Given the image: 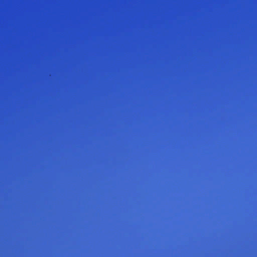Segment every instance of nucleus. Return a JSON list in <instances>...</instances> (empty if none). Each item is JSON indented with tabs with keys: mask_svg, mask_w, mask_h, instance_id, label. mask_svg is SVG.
Masks as SVG:
<instances>
[{
	"mask_svg": "<svg viewBox=\"0 0 257 257\" xmlns=\"http://www.w3.org/2000/svg\"><path fill=\"white\" fill-rule=\"evenodd\" d=\"M81 199L82 198V192L81 193Z\"/></svg>",
	"mask_w": 257,
	"mask_h": 257,
	"instance_id": "1",
	"label": "nucleus"
},
{
	"mask_svg": "<svg viewBox=\"0 0 257 257\" xmlns=\"http://www.w3.org/2000/svg\"><path fill=\"white\" fill-rule=\"evenodd\" d=\"M81 199L82 198V192L81 193Z\"/></svg>",
	"mask_w": 257,
	"mask_h": 257,
	"instance_id": "2",
	"label": "nucleus"
},
{
	"mask_svg": "<svg viewBox=\"0 0 257 257\" xmlns=\"http://www.w3.org/2000/svg\"><path fill=\"white\" fill-rule=\"evenodd\" d=\"M81 199L82 198V192L81 193Z\"/></svg>",
	"mask_w": 257,
	"mask_h": 257,
	"instance_id": "3",
	"label": "nucleus"
},
{
	"mask_svg": "<svg viewBox=\"0 0 257 257\" xmlns=\"http://www.w3.org/2000/svg\"><path fill=\"white\" fill-rule=\"evenodd\" d=\"M81 199L82 198V192L81 193Z\"/></svg>",
	"mask_w": 257,
	"mask_h": 257,
	"instance_id": "4",
	"label": "nucleus"
},
{
	"mask_svg": "<svg viewBox=\"0 0 257 257\" xmlns=\"http://www.w3.org/2000/svg\"><path fill=\"white\" fill-rule=\"evenodd\" d=\"M81 199L82 198V192L81 193Z\"/></svg>",
	"mask_w": 257,
	"mask_h": 257,
	"instance_id": "5",
	"label": "nucleus"
},
{
	"mask_svg": "<svg viewBox=\"0 0 257 257\" xmlns=\"http://www.w3.org/2000/svg\"><path fill=\"white\" fill-rule=\"evenodd\" d=\"M81 242H82V237H81Z\"/></svg>",
	"mask_w": 257,
	"mask_h": 257,
	"instance_id": "6",
	"label": "nucleus"
},
{
	"mask_svg": "<svg viewBox=\"0 0 257 257\" xmlns=\"http://www.w3.org/2000/svg\"><path fill=\"white\" fill-rule=\"evenodd\" d=\"M81 242H82V237H81Z\"/></svg>",
	"mask_w": 257,
	"mask_h": 257,
	"instance_id": "7",
	"label": "nucleus"
},
{
	"mask_svg": "<svg viewBox=\"0 0 257 257\" xmlns=\"http://www.w3.org/2000/svg\"><path fill=\"white\" fill-rule=\"evenodd\" d=\"M81 242H82V237H81Z\"/></svg>",
	"mask_w": 257,
	"mask_h": 257,
	"instance_id": "8",
	"label": "nucleus"
},
{
	"mask_svg": "<svg viewBox=\"0 0 257 257\" xmlns=\"http://www.w3.org/2000/svg\"><path fill=\"white\" fill-rule=\"evenodd\" d=\"M81 242H82V237H81Z\"/></svg>",
	"mask_w": 257,
	"mask_h": 257,
	"instance_id": "9",
	"label": "nucleus"
},
{
	"mask_svg": "<svg viewBox=\"0 0 257 257\" xmlns=\"http://www.w3.org/2000/svg\"><path fill=\"white\" fill-rule=\"evenodd\" d=\"M81 242H82V237H81Z\"/></svg>",
	"mask_w": 257,
	"mask_h": 257,
	"instance_id": "10",
	"label": "nucleus"
},
{
	"mask_svg": "<svg viewBox=\"0 0 257 257\" xmlns=\"http://www.w3.org/2000/svg\"><path fill=\"white\" fill-rule=\"evenodd\" d=\"M81 247H82V243H81Z\"/></svg>",
	"mask_w": 257,
	"mask_h": 257,
	"instance_id": "11",
	"label": "nucleus"
},
{
	"mask_svg": "<svg viewBox=\"0 0 257 257\" xmlns=\"http://www.w3.org/2000/svg\"><path fill=\"white\" fill-rule=\"evenodd\" d=\"M81 247H82V243H81Z\"/></svg>",
	"mask_w": 257,
	"mask_h": 257,
	"instance_id": "12",
	"label": "nucleus"
},
{
	"mask_svg": "<svg viewBox=\"0 0 257 257\" xmlns=\"http://www.w3.org/2000/svg\"><path fill=\"white\" fill-rule=\"evenodd\" d=\"M81 247H82V243H81Z\"/></svg>",
	"mask_w": 257,
	"mask_h": 257,
	"instance_id": "13",
	"label": "nucleus"
},
{
	"mask_svg": "<svg viewBox=\"0 0 257 257\" xmlns=\"http://www.w3.org/2000/svg\"><path fill=\"white\" fill-rule=\"evenodd\" d=\"M81 247H82V243H81Z\"/></svg>",
	"mask_w": 257,
	"mask_h": 257,
	"instance_id": "14",
	"label": "nucleus"
},
{
	"mask_svg": "<svg viewBox=\"0 0 257 257\" xmlns=\"http://www.w3.org/2000/svg\"><path fill=\"white\" fill-rule=\"evenodd\" d=\"M79 97L78 98V102H79Z\"/></svg>",
	"mask_w": 257,
	"mask_h": 257,
	"instance_id": "15",
	"label": "nucleus"
},
{
	"mask_svg": "<svg viewBox=\"0 0 257 257\" xmlns=\"http://www.w3.org/2000/svg\"><path fill=\"white\" fill-rule=\"evenodd\" d=\"M81 236H82V233H81Z\"/></svg>",
	"mask_w": 257,
	"mask_h": 257,
	"instance_id": "16",
	"label": "nucleus"
},
{
	"mask_svg": "<svg viewBox=\"0 0 257 257\" xmlns=\"http://www.w3.org/2000/svg\"><path fill=\"white\" fill-rule=\"evenodd\" d=\"M81 236H82V233H81Z\"/></svg>",
	"mask_w": 257,
	"mask_h": 257,
	"instance_id": "17",
	"label": "nucleus"
},
{
	"mask_svg": "<svg viewBox=\"0 0 257 257\" xmlns=\"http://www.w3.org/2000/svg\"><path fill=\"white\" fill-rule=\"evenodd\" d=\"M81 236H82V233H81Z\"/></svg>",
	"mask_w": 257,
	"mask_h": 257,
	"instance_id": "18",
	"label": "nucleus"
},
{
	"mask_svg": "<svg viewBox=\"0 0 257 257\" xmlns=\"http://www.w3.org/2000/svg\"><path fill=\"white\" fill-rule=\"evenodd\" d=\"M81 153L82 152V149L81 150Z\"/></svg>",
	"mask_w": 257,
	"mask_h": 257,
	"instance_id": "19",
	"label": "nucleus"
},
{
	"mask_svg": "<svg viewBox=\"0 0 257 257\" xmlns=\"http://www.w3.org/2000/svg\"><path fill=\"white\" fill-rule=\"evenodd\" d=\"M81 153L82 152V149L81 150Z\"/></svg>",
	"mask_w": 257,
	"mask_h": 257,
	"instance_id": "20",
	"label": "nucleus"
},
{
	"mask_svg": "<svg viewBox=\"0 0 257 257\" xmlns=\"http://www.w3.org/2000/svg\"><path fill=\"white\" fill-rule=\"evenodd\" d=\"M81 157L82 156V154L81 155Z\"/></svg>",
	"mask_w": 257,
	"mask_h": 257,
	"instance_id": "21",
	"label": "nucleus"
},
{
	"mask_svg": "<svg viewBox=\"0 0 257 257\" xmlns=\"http://www.w3.org/2000/svg\"><path fill=\"white\" fill-rule=\"evenodd\" d=\"M81 179L82 178V176L81 177Z\"/></svg>",
	"mask_w": 257,
	"mask_h": 257,
	"instance_id": "22",
	"label": "nucleus"
},
{
	"mask_svg": "<svg viewBox=\"0 0 257 257\" xmlns=\"http://www.w3.org/2000/svg\"><path fill=\"white\" fill-rule=\"evenodd\" d=\"M81 191L82 190V188L81 189Z\"/></svg>",
	"mask_w": 257,
	"mask_h": 257,
	"instance_id": "23",
	"label": "nucleus"
},
{
	"mask_svg": "<svg viewBox=\"0 0 257 257\" xmlns=\"http://www.w3.org/2000/svg\"><path fill=\"white\" fill-rule=\"evenodd\" d=\"M81 170H82V168L81 169Z\"/></svg>",
	"mask_w": 257,
	"mask_h": 257,
	"instance_id": "24",
	"label": "nucleus"
}]
</instances>
